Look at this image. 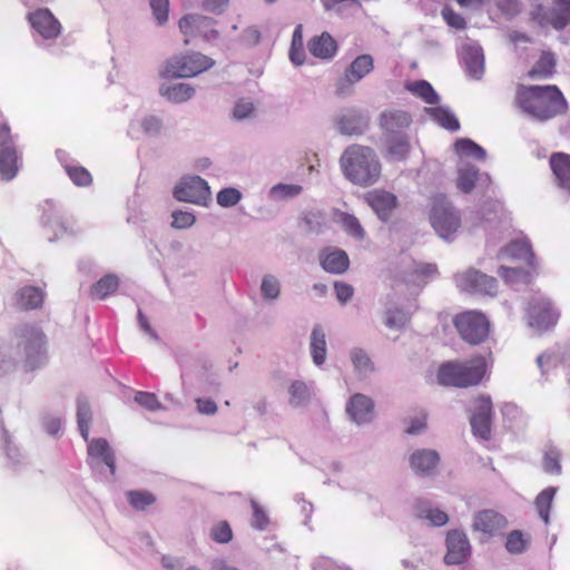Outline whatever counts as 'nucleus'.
Returning a JSON list of instances; mask_svg holds the SVG:
<instances>
[{
    "label": "nucleus",
    "instance_id": "b1692460",
    "mask_svg": "<svg viewBox=\"0 0 570 570\" xmlns=\"http://www.w3.org/2000/svg\"><path fill=\"white\" fill-rule=\"evenodd\" d=\"M550 167L556 176L558 186L570 195V155L564 153L552 154Z\"/></svg>",
    "mask_w": 570,
    "mask_h": 570
},
{
    "label": "nucleus",
    "instance_id": "4468645a",
    "mask_svg": "<svg viewBox=\"0 0 570 570\" xmlns=\"http://www.w3.org/2000/svg\"><path fill=\"white\" fill-rule=\"evenodd\" d=\"M446 554L444 562L446 564H461L470 553V543L464 532L452 530L446 537Z\"/></svg>",
    "mask_w": 570,
    "mask_h": 570
},
{
    "label": "nucleus",
    "instance_id": "49530a36",
    "mask_svg": "<svg viewBox=\"0 0 570 570\" xmlns=\"http://www.w3.org/2000/svg\"><path fill=\"white\" fill-rule=\"evenodd\" d=\"M529 544V538H527L522 531H511L505 541V548L510 553H522Z\"/></svg>",
    "mask_w": 570,
    "mask_h": 570
},
{
    "label": "nucleus",
    "instance_id": "4d7b16f0",
    "mask_svg": "<svg viewBox=\"0 0 570 570\" xmlns=\"http://www.w3.org/2000/svg\"><path fill=\"white\" fill-rule=\"evenodd\" d=\"M420 518L428 519L435 527L444 525L449 521L448 514L440 509L422 510Z\"/></svg>",
    "mask_w": 570,
    "mask_h": 570
},
{
    "label": "nucleus",
    "instance_id": "6e6d98bb",
    "mask_svg": "<svg viewBox=\"0 0 570 570\" xmlns=\"http://www.w3.org/2000/svg\"><path fill=\"white\" fill-rule=\"evenodd\" d=\"M171 217V226L176 229L188 228L196 222L195 215L190 212L175 210L173 212Z\"/></svg>",
    "mask_w": 570,
    "mask_h": 570
},
{
    "label": "nucleus",
    "instance_id": "c9c22d12",
    "mask_svg": "<svg viewBox=\"0 0 570 570\" xmlns=\"http://www.w3.org/2000/svg\"><path fill=\"white\" fill-rule=\"evenodd\" d=\"M289 404L294 407L304 406L311 399L309 386L301 380L293 381L288 386Z\"/></svg>",
    "mask_w": 570,
    "mask_h": 570
},
{
    "label": "nucleus",
    "instance_id": "bf43d9fd",
    "mask_svg": "<svg viewBox=\"0 0 570 570\" xmlns=\"http://www.w3.org/2000/svg\"><path fill=\"white\" fill-rule=\"evenodd\" d=\"M250 505L253 509V527L259 530L265 529L269 523L266 512L255 500H252Z\"/></svg>",
    "mask_w": 570,
    "mask_h": 570
},
{
    "label": "nucleus",
    "instance_id": "0eeeda50",
    "mask_svg": "<svg viewBox=\"0 0 570 570\" xmlns=\"http://www.w3.org/2000/svg\"><path fill=\"white\" fill-rule=\"evenodd\" d=\"M174 198L178 202L206 206L212 198L207 181L199 176L183 177L174 187Z\"/></svg>",
    "mask_w": 570,
    "mask_h": 570
},
{
    "label": "nucleus",
    "instance_id": "20e7f679",
    "mask_svg": "<svg viewBox=\"0 0 570 570\" xmlns=\"http://www.w3.org/2000/svg\"><path fill=\"white\" fill-rule=\"evenodd\" d=\"M487 372L482 357L468 361H450L441 364L438 370V382L444 386L470 387L478 385Z\"/></svg>",
    "mask_w": 570,
    "mask_h": 570
},
{
    "label": "nucleus",
    "instance_id": "cd10ccee",
    "mask_svg": "<svg viewBox=\"0 0 570 570\" xmlns=\"http://www.w3.org/2000/svg\"><path fill=\"white\" fill-rule=\"evenodd\" d=\"M557 59L553 52L542 51L533 67L528 71L530 79H548L556 72Z\"/></svg>",
    "mask_w": 570,
    "mask_h": 570
},
{
    "label": "nucleus",
    "instance_id": "a18cd8bd",
    "mask_svg": "<svg viewBox=\"0 0 570 570\" xmlns=\"http://www.w3.org/2000/svg\"><path fill=\"white\" fill-rule=\"evenodd\" d=\"M77 423L80 431L81 436L85 441L89 439V429L91 423V410L89 404L86 402L78 403L77 407Z\"/></svg>",
    "mask_w": 570,
    "mask_h": 570
},
{
    "label": "nucleus",
    "instance_id": "338daca9",
    "mask_svg": "<svg viewBox=\"0 0 570 570\" xmlns=\"http://www.w3.org/2000/svg\"><path fill=\"white\" fill-rule=\"evenodd\" d=\"M196 407L199 413L206 415H214L217 412V405L210 399H196Z\"/></svg>",
    "mask_w": 570,
    "mask_h": 570
},
{
    "label": "nucleus",
    "instance_id": "4be33fe9",
    "mask_svg": "<svg viewBox=\"0 0 570 570\" xmlns=\"http://www.w3.org/2000/svg\"><path fill=\"white\" fill-rule=\"evenodd\" d=\"M45 298V291L37 286H23L16 293L17 305L22 311L41 308Z\"/></svg>",
    "mask_w": 570,
    "mask_h": 570
},
{
    "label": "nucleus",
    "instance_id": "f8f14e48",
    "mask_svg": "<svg viewBox=\"0 0 570 570\" xmlns=\"http://www.w3.org/2000/svg\"><path fill=\"white\" fill-rule=\"evenodd\" d=\"M529 324L537 330H548L559 320V313L549 299H533L528 308Z\"/></svg>",
    "mask_w": 570,
    "mask_h": 570
},
{
    "label": "nucleus",
    "instance_id": "7c9ffc66",
    "mask_svg": "<svg viewBox=\"0 0 570 570\" xmlns=\"http://www.w3.org/2000/svg\"><path fill=\"white\" fill-rule=\"evenodd\" d=\"M119 286V278L116 275L108 274L97 281L90 287V297L92 299H105L108 295L115 293Z\"/></svg>",
    "mask_w": 570,
    "mask_h": 570
},
{
    "label": "nucleus",
    "instance_id": "09e8293b",
    "mask_svg": "<svg viewBox=\"0 0 570 570\" xmlns=\"http://www.w3.org/2000/svg\"><path fill=\"white\" fill-rule=\"evenodd\" d=\"M216 199L222 207H233L240 202L242 193L237 188L227 187L218 191Z\"/></svg>",
    "mask_w": 570,
    "mask_h": 570
},
{
    "label": "nucleus",
    "instance_id": "2eb2a0df",
    "mask_svg": "<svg viewBox=\"0 0 570 570\" xmlns=\"http://www.w3.org/2000/svg\"><path fill=\"white\" fill-rule=\"evenodd\" d=\"M507 519L494 510H483L475 514L473 529L488 537H493L507 527Z\"/></svg>",
    "mask_w": 570,
    "mask_h": 570
},
{
    "label": "nucleus",
    "instance_id": "c85d7f7f",
    "mask_svg": "<svg viewBox=\"0 0 570 570\" xmlns=\"http://www.w3.org/2000/svg\"><path fill=\"white\" fill-rule=\"evenodd\" d=\"M311 355L315 365L321 366L326 360V336L320 325L314 326L309 343Z\"/></svg>",
    "mask_w": 570,
    "mask_h": 570
},
{
    "label": "nucleus",
    "instance_id": "774afa93",
    "mask_svg": "<svg viewBox=\"0 0 570 570\" xmlns=\"http://www.w3.org/2000/svg\"><path fill=\"white\" fill-rule=\"evenodd\" d=\"M543 468L549 473H560L561 465L559 456L554 453H547L543 459Z\"/></svg>",
    "mask_w": 570,
    "mask_h": 570
},
{
    "label": "nucleus",
    "instance_id": "e2e57ef3",
    "mask_svg": "<svg viewBox=\"0 0 570 570\" xmlns=\"http://www.w3.org/2000/svg\"><path fill=\"white\" fill-rule=\"evenodd\" d=\"M334 289L336 294V298L340 303L346 304L353 296L354 289L350 284L344 282H335Z\"/></svg>",
    "mask_w": 570,
    "mask_h": 570
},
{
    "label": "nucleus",
    "instance_id": "58836bf2",
    "mask_svg": "<svg viewBox=\"0 0 570 570\" xmlns=\"http://www.w3.org/2000/svg\"><path fill=\"white\" fill-rule=\"evenodd\" d=\"M129 504L135 510L144 511L156 502V497L149 491L131 490L126 493Z\"/></svg>",
    "mask_w": 570,
    "mask_h": 570
},
{
    "label": "nucleus",
    "instance_id": "a211bd4d",
    "mask_svg": "<svg viewBox=\"0 0 570 570\" xmlns=\"http://www.w3.org/2000/svg\"><path fill=\"white\" fill-rule=\"evenodd\" d=\"M346 412L357 424L367 423L373 419L374 403L368 396L356 393L351 396L346 405Z\"/></svg>",
    "mask_w": 570,
    "mask_h": 570
},
{
    "label": "nucleus",
    "instance_id": "f257e3e1",
    "mask_svg": "<svg viewBox=\"0 0 570 570\" xmlns=\"http://www.w3.org/2000/svg\"><path fill=\"white\" fill-rule=\"evenodd\" d=\"M517 106L527 115L547 121L568 110V102L556 85H519L515 92Z\"/></svg>",
    "mask_w": 570,
    "mask_h": 570
},
{
    "label": "nucleus",
    "instance_id": "f704fd0d",
    "mask_svg": "<svg viewBox=\"0 0 570 570\" xmlns=\"http://www.w3.org/2000/svg\"><path fill=\"white\" fill-rule=\"evenodd\" d=\"M552 28L562 30L570 23V0L552 1Z\"/></svg>",
    "mask_w": 570,
    "mask_h": 570
},
{
    "label": "nucleus",
    "instance_id": "c756f323",
    "mask_svg": "<svg viewBox=\"0 0 570 570\" xmlns=\"http://www.w3.org/2000/svg\"><path fill=\"white\" fill-rule=\"evenodd\" d=\"M367 126V121L357 111H348L338 120V129L344 135H360Z\"/></svg>",
    "mask_w": 570,
    "mask_h": 570
},
{
    "label": "nucleus",
    "instance_id": "603ef678",
    "mask_svg": "<svg viewBox=\"0 0 570 570\" xmlns=\"http://www.w3.org/2000/svg\"><path fill=\"white\" fill-rule=\"evenodd\" d=\"M552 7L550 9L544 8L542 4H535L530 11V18L532 21L538 23L540 27H552Z\"/></svg>",
    "mask_w": 570,
    "mask_h": 570
},
{
    "label": "nucleus",
    "instance_id": "ddd939ff",
    "mask_svg": "<svg viewBox=\"0 0 570 570\" xmlns=\"http://www.w3.org/2000/svg\"><path fill=\"white\" fill-rule=\"evenodd\" d=\"M32 28L45 39H55L61 32L60 22L49 9H38L28 14Z\"/></svg>",
    "mask_w": 570,
    "mask_h": 570
},
{
    "label": "nucleus",
    "instance_id": "0e129e2a",
    "mask_svg": "<svg viewBox=\"0 0 570 570\" xmlns=\"http://www.w3.org/2000/svg\"><path fill=\"white\" fill-rule=\"evenodd\" d=\"M438 274L436 265L430 263L419 264L414 269L415 277L421 279L433 278Z\"/></svg>",
    "mask_w": 570,
    "mask_h": 570
},
{
    "label": "nucleus",
    "instance_id": "a19ab883",
    "mask_svg": "<svg viewBox=\"0 0 570 570\" xmlns=\"http://www.w3.org/2000/svg\"><path fill=\"white\" fill-rule=\"evenodd\" d=\"M455 153L461 156H470L478 160L485 158V150L468 138L459 139L454 145Z\"/></svg>",
    "mask_w": 570,
    "mask_h": 570
},
{
    "label": "nucleus",
    "instance_id": "69168bd1",
    "mask_svg": "<svg viewBox=\"0 0 570 570\" xmlns=\"http://www.w3.org/2000/svg\"><path fill=\"white\" fill-rule=\"evenodd\" d=\"M254 110V106L250 101H238L235 107L233 115L236 119H245L247 118Z\"/></svg>",
    "mask_w": 570,
    "mask_h": 570
},
{
    "label": "nucleus",
    "instance_id": "a878e982",
    "mask_svg": "<svg viewBox=\"0 0 570 570\" xmlns=\"http://www.w3.org/2000/svg\"><path fill=\"white\" fill-rule=\"evenodd\" d=\"M374 68V60L371 55H361L356 57L348 69L345 71L344 81L354 85L368 75Z\"/></svg>",
    "mask_w": 570,
    "mask_h": 570
},
{
    "label": "nucleus",
    "instance_id": "8fccbe9b",
    "mask_svg": "<svg viewBox=\"0 0 570 570\" xmlns=\"http://www.w3.org/2000/svg\"><path fill=\"white\" fill-rule=\"evenodd\" d=\"M341 222H342L344 230L348 235H351L357 239L364 238V235H365L364 229L361 226L360 220L355 216L350 215V214H343Z\"/></svg>",
    "mask_w": 570,
    "mask_h": 570
},
{
    "label": "nucleus",
    "instance_id": "9d476101",
    "mask_svg": "<svg viewBox=\"0 0 570 570\" xmlns=\"http://www.w3.org/2000/svg\"><path fill=\"white\" fill-rule=\"evenodd\" d=\"M216 21L212 18L200 14H186L179 20V29L185 36L184 45L188 46L191 40L202 38L212 40L217 38L218 32L215 29Z\"/></svg>",
    "mask_w": 570,
    "mask_h": 570
},
{
    "label": "nucleus",
    "instance_id": "2f4dec72",
    "mask_svg": "<svg viewBox=\"0 0 570 570\" xmlns=\"http://www.w3.org/2000/svg\"><path fill=\"white\" fill-rule=\"evenodd\" d=\"M410 149L411 146L407 137L405 135H395L387 140L386 157L396 161L404 160Z\"/></svg>",
    "mask_w": 570,
    "mask_h": 570
},
{
    "label": "nucleus",
    "instance_id": "5701e85b",
    "mask_svg": "<svg viewBox=\"0 0 570 570\" xmlns=\"http://www.w3.org/2000/svg\"><path fill=\"white\" fill-rule=\"evenodd\" d=\"M412 122L410 114L403 110H386L380 116V126L390 134H399Z\"/></svg>",
    "mask_w": 570,
    "mask_h": 570
},
{
    "label": "nucleus",
    "instance_id": "37998d69",
    "mask_svg": "<svg viewBox=\"0 0 570 570\" xmlns=\"http://www.w3.org/2000/svg\"><path fill=\"white\" fill-rule=\"evenodd\" d=\"M478 169L473 166L460 169L456 181L458 188L464 194L472 191L478 180Z\"/></svg>",
    "mask_w": 570,
    "mask_h": 570
},
{
    "label": "nucleus",
    "instance_id": "f3484780",
    "mask_svg": "<svg viewBox=\"0 0 570 570\" xmlns=\"http://www.w3.org/2000/svg\"><path fill=\"white\" fill-rule=\"evenodd\" d=\"M321 266L331 274H343L350 267V258L345 250L326 247L320 252Z\"/></svg>",
    "mask_w": 570,
    "mask_h": 570
},
{
    "label": "nucleus",
    "instance_id": "e433bc0d",
    "mask_svg": "<svg viewBox=\"0 0 570 570\" xmlns=\"http://www.w3.org/2000/svg\"><path fill=\"white\" fill-rule=\"evenodd\" d=\"M289 59L296 66H302L306 59L303 43V28L301 24H298L293 32Z\"/></svg>",
    "mask_w": 570,
    "mask_h": 570
},
{
    "label": "nucleus",
    "instance_id": "7ed1b4c3",
    "mask_svg": "<svg viewBox=\"0 0 570 570\" xmlns=\"http://www.w3.org/2000/svg\"><path fill=\"white\" fill-rule=\"evenodd\" d=\"M344 176L355 185L370 186L381 176V164L375 151L367 146L352 145L341 156Z\"/></svg>",
    "mask_w": 570,
    "mask_h": 570
},
{
    "label": "nucleus",
    "instance_id": "de8ad7c7",
    "mask_svg": "<svg viewBox=\"0 0 570 570\" xmlns=\"http://www.w3.org/2000/svg\"><path fill=\"white\" fill-rule=\"evenodd\" d=\"M432 115L435 121L448 130L455 131L460 128L458 118L446 109L435 108Z\"/></svg>",
    "mask_w": 570,
    "mask_h": 570
},
{
    "label": "nucleus",
    "instance_id": "473e14b6",
    "mask_svg": "<svg viewBox=\"0 0 570 570\" xmlns=\"http://www.w3.org/2000/svg\"><path fill=\"white\" fill-rule=\"evenodd\" d=\"M466 71L472 78L480 79L484 70V57L480 48L470 47L464 53Z\"/></svg>",
    "mask_w": 570,
    "mask_h": 570
},
{
    "label": "nucleus",
    "instance_id": "aec40b11",
    "mask_svg": "<svg viewBox=\"0 0 570 570\" xmlns=\"http://www.w3.org/2000/svg\"><path fill=\"white\" fill-rule=\"evenodd\" d=\"M88 456L97 462L107 465L110 473L114 475L116 472L115 453L111 450L108 441L102 438L88 440Z\"/></svg>",
    "mask_w": 570,
    "mask_h": 570
},
{
    "label": "nucleus",
    "instance_id": "680f3d73",
    "mask_svg": "<svg viewBox=\"0 0 570 570\" xmlns=\"http://www.w3.org/2000/svg\"><path fill=\"white\" fill-rule=\"evenodd\" d=\"M135 401L140 404L141 406L150 410L156 411L160 409V403L157 400L156 395L148 392H138L135 395Z\"/></svg>",
    "mask_w": 570,
    "mask_h": 570
},
{
    "label": "nucleus",
    "instance_id": "423d86ee",
    "mask_svg": "<svg viewBox=\"0 0 570 570\" xmlns=\"http://www.w3.org/2000/svg\"><path fill=\"white\" fill-rule=\"evenodd\" d=\"M453 325L460 337L470 345L483 343L490 333V322L487 316L476 311L459 313L453 318Z\"/></svg>",
    "mask_w": 570,
    "mask_h": 570
},
{
    "label": "nucleus",
    "instance_id": "412c9836",
    "mask_svg": "<svg viewBox=\"0 0 570 570\" xmlns=\"http://www.w3.org/2000/svg\"><path fill=\"white\" fill-rule=\"evenodd\" d=\"M440 462L439 453L434 450H416L410 456V466L416 474L429 475Z\"/></svg>",
    "mask_w": 570,
    "mask_h": 570
},
{
    "label": "nucleus",
    "instance_id": "6ab92c4d",
    "mask_svg": "<svg viewBox=\"0 0 570 570\" xmlns=\"http://www.w3.org/2000/svg\"><path fill=\"white\" fill-rule=\"evenodd\" d=\"M307 49L309 53L317 59L331 60L336 56L338 46L336 40L328 32H322L308 40Z\"/></svg>",
    "mask_w": 570,
    "mask_h": 570
},
{
    "label": "nucleus",
    "instance_id": "c03bdc74",
    "mask_svg": "<svg viewBox=\"0 0 570 570\" xmlns=\"http://www.w3.org/2000/svg\"><path fill=\"white\" fill-rule=\"evenodd\" d=\"M351 361L354 365V368L360 374H367L374 371V363L367 355V353L362 348H354L351 352Z\"/></svg>",
    "mask_w": 570,
    "mask_h": 570
},
{
    "label": "nucleus",
    "instance_id": "4c0bfd02",
    "mask_svg": "<svg viewBox=\"0 0 570 570\" xmlns=\"http://www.w3.org/2000/svg\"><path fill=\"white\" fill-rule=\"evenodd\" d=\"M554 494V488H547L537 495L534 501L537 511L546 524L549 523V514Z\"/></svg>",
    "mask_w": 570,
    "mask_h": 570
},
{
    "label": "nucleus",
    "instance_id": "bb28decb",
    "mask_svg": "<svg viewBox=\"0 0 570 570\" xmlns=\"http://www.w3.org/2000/svg\"><path fill=\"white\" fill-rule=\"evenodd\" d=\"M501 253L503 256L524 261L529 266L534 265V253L530 242L524 237L510 242Z\"/></svg>",
    "mask_w": 570,
    "mask_h": 570
},
{
    "label": "nucleus",
    "instance_id": "79ce46f5",
    "mask_svg": "<svg viewBox=\"0 0 570 570\" xmlns=\"http://www.w3.org/2000/svg\"><path fill=\"white\" fill-rule=\"evenodd\" d=\"M63 167L68 177L76 186L88 187L92 184V176L83 166L65 165Z\"/></svg>",
    "mask_w": 570,
    "mask_h": 570
},
{
    "label": "nucleus",
    "instance_id": "ea45409f",
    "mask_svg": "<svg viewBox=\"0 0 570 570\" xmlns=\"http://www.w3.org/2000/svg\"><path fill=\"white\" fill-rule=\"evenodd\" d=\"M412 94L422 98L426 104L434 105L439 97L430 82L425 80L415 81L406 87Z\"/></svg>",
    "mask_w": 570,
    "mask_h": 570
},
{
    "label": "nucleus",
    "instance_id": "864d4df0",
    "mask_svg": "<svg viewBox=\"0 0 570 570\" xmlns=\"http://www.w3.org/2000/svg\"><path fill=\"white\" fill-rule=\"evenodd\" d=\"M409 320L410 316L403 309H389L385 315V325L390 328H401L409 322Z\"/></svg>",
    "mask_w": 570,
    "mask_h": 570
},
{
    "label": "nucleus",
    "instance_id": "9b49d317",
    "mask_svg": "<svg viewBox=\"0 0 570 570\" xmlns=\"http://www.w3.org/2000/svg\"><path fill=\"white\" fill-rule=\"evenodd\" d=\"M493 419V404L489 395H478L473 399V409L470 416V424L475 436L482 440L491 438V425Z\"/></svg>",
    "mask_w": 570,
    "mask_h": 570
},
{
    "label": "nucleus",
    "instance_id": "6e6552de",
    "mask_svg": "<svg viewBox=\"0 0 570 570\" xmlns=\"http://www.w3.org/2000/svg\"><path fill=\"white\" fill-rule=\"evenodd\" d=\"M431 223L441 237L449 238L459 229L461 218L455 208L444 197H440L434 200Z\"/></svg>",
    "mask_w": 570,
    "mask_h": 570
},
{
    "label": "nucleus",
    "instance_id": "052dcab7",
    "mask_svg": "<svg viewBox=\"0 0 570 570\" xmlns=\"http://www.w3.org/2000/svg\"><path fill=\"white\" fill-rule=\"evenodd\" d=\"M442 17L449 26L455 29H464L466 26L465 19L449 7L442 10Z\"/></svg>",
    "mask_w": 570,
    "mask_h": 570
},
{
    "label": "nucleus",
    "instance_id": "13d9d810",
    "mask_svg": "<svg viewBox=\"0 0 570 570\" xmlns=\"http://www.w3.org/2000/svg\"><path fill=\"white\" fill-rule=\"evenodd\" d=\"M150 7L157 22L164 24L168 19L169 0H151Z\"/></svg>",
    "mask_w": 570,
    "mask_h": 570
},
{
    "label": "nucleus",
    "instance_id": "393cba45",
    "mask_svg": "<svg viewBox=\"0 0 570 570\" xmlns=\"http://www.w3.org/2000/svg\"><path fill=\"white\" fill-rule=\"evenodd\" d=\"M20 155L14 145L0 149V178L13 179L19 171Z\"/></svg>",
    "mask_w": 570,
    "mask_h": 570
},
{
    "label": "nucleus",
    "instance_id": "39448f33",
    "mask_svg": "<svg viewBox=\"0 0 570 570\" xmlns=\"http://www.w3.org/2000/svg\"><path fill=\"white\" fill-rule=\"evenodd\" d=\"M215 61L200 52H186L169 58L161 71L167 78L195 77L214 66Z\"/></svg>",
    "mask_w": 570,
    "mask_h": 570
},
{
    "label": "nucleus",
    "instance_id": "f03ea898",
    "mask_svg": "<svg viewBox=\"0 0 570 570\" xmlns=\"http://www.w3.org/2000/svg\"><path fill=\"white\" fill-rule=\"evenodd\" d=\"M16 340L10 351V362L14 367L32 372L42 366L48 358L47 336L33 324H23L13 330Z\"/></svg>",
    "mask_w": 570,
    "mask_h": 570
},
{
    "label": "nucleus",
    "instance_id": "5fc2aeb1",
    "mask_svg": "<svg viewBox=\"0 0 570 570\" xmlns=\"http://www.w3.org/2000/svg\"><path fill=\"white\" fill-rule=\"evenodd\" d=\"M262 295L266 299H275L279 295V282L272 275L263 278L261 285Z\"/></svg>",
    "mask_w": 570,
    "mask_h": 570
},
{
    "label": "nucleus",
    "instance_id": "1a4fd4ad",
    "mask_svg": "<svg viewBox=\"0 0 570 570\" xmlns=\"http://www.w3.org/2000/svg\"><path fill=\"white\" fill-rule=\"evenodd\" d=\"M456 286L471 294H484L494 296L498 292V282L494 277L481 273L474 268L456 273L454 276Z\"/></svg>",
    "mask_w": 570,
    "mask_h": 570
},
{
    "label": "nucleus",
    "instance_id": "dca6fc26",
    "mask_svg": "<svg viewBox=\"0 0 570 570\" xmlns=\"http://www.w3.org/2000/svg\"><path fill=\"white\" fill-rule=\"evenodd\" d=\"M365 200L382 220H387L397 205L395 195L382 189L367 193Z\"/></svg>",
    "mask_w": 570,
    "mask_h": 570
},
{
    "label": "nucleus",
    "instance_id": "72a5a7b5",
    "mask_svg": "<svg viewBox=\"0 0 570 570\" xmlns=\"http://www.w3.org/2000/svg\"><path fill=\"white\" fill-rule=\"evenodd\" d=\"M160 94L169 101L184 102L194 96L195 89L188 83L180 82L167 87H161Z\"/></svg>",
    "mask_w": 570,
    "mask_h": 570
},
{
    "label": "nucleus",
    "instance_id": "3c124183",
    "mask_svg": "<svg viewBox=\"0 0 570 570\" xmlns=\"http://www.w3.org/2000/svg\"><path fill=\"white\" fill-rule=\"evenodd\" d=\"M210 538L218 543H228L233 539V531L227 521H220L210 530Z\"/></svg>",
    "mask_w": 570,
    "mask_h": 570
}]
</instances>
